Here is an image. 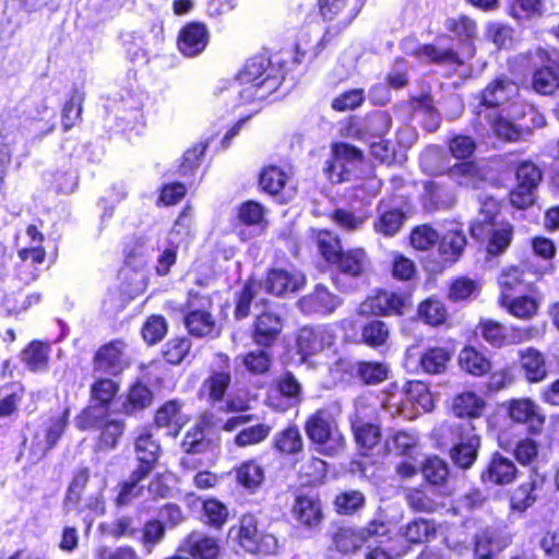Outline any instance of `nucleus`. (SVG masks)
<instances>
[{
    "mask_svg": "<svg viewBox=\"0 0 559 559\" xmlns=\"http://www.w3.org/2000/svg\"><path fill=\"white\" fill-rule=\"evenodd\" d=\"M88 479H90V471L87 467H80L75 472L73 479L69 485L67 495H66V499H64L66 507H68V508L78 507V504L81 500L82 492H83L85 486L87 485Z\"/></svg>",
    "mask_w": 559,
    "mask_h": 559,
    "instance_id": "nucleus-59",
    "label": "nucleus"
},
{
    "mask_svg": "<svg viewBox=\"0 0 559 559\" xmlns=\"http://www.w3.org/2000/svg\"><path fill=\"white\" fill-rule=\"evenodd\" d=\"M471 235L477 240H487V251L497 255L510 246L513 228L510 223H495L492 210H487L485 218L471 225Z\"/></svg>",
    "mask_w": 559,
    "mask_h": 559,
    "instance_id": "nucleus-3",
    "label": "nucleus"
},
{
    "mask_svg": "<svg viewBox=\"0 0 559 559\" xmlns=\"http://www.w3.org/2000/svg\"><path fill=\"white\" fill-rule=\"evenodd\" d=\"M192 216L189 209H185L177 217L169 235L168 242L171 247H179L186 242L191 233Z\"/></svg>",
    "mask_w": 559,
    "mask_h": 559,
    "instance_id": "nucleus-54",
    "label": "nucleus"
},
{
    "mask_svg": "<svg viewBox=\"0 0 559 559\" xmlns=\"http://www.w3.org/2000/svg\"><path fill=\"white\" fill-rule=\"evenodd\" d=\"M272 431V427L267 424H257L241 429L235 437V444L245 448L258 444L267 439Z\"/></svg>",
    "mask_w": 559,
    "mask_h": 559,
    "instance_id": "nucleus-49",
    "label": "nucleus"
},
{
    "mask_svg": "<svg viewBox=\"0 0 559 559\" xmlns=\"http://www.w3.org/2000/svg\"><path fill=\"white\" fill-rule=\"evenodd\" d=\"M466 246V237L462 230L449 229L439 242V252L445 261H456Z\"/></svg>",
    "mask_w": 559,
    "mask_h": 559,
    "instance_id": "nucleus-37",
    "label": "nucleus"
},
{
    "mask_svg": "<svg viewBox=\"0 0 559 559\" xmlns=\"http://www.w3.org/2000/svg\"><path fill=\"white\" fill-rule=\"evenodd\" d=\"M515 475L516 467L513 461L500 453H495L486 469L481 473V479L484 483L489 481L495 485H507L513 481Z\"/></svg>",
    "mask_w": 559,
    "mask_h": 559,
    "instance_id": "nucleus-21",
    "label": "nucleus"
},
{
    "mask_svg": "<svg viewBox=\"0 0 559 559\" xmlns=\"http://www.w3.org/2000/svg\"><path fill=\"white\" fill-rule=\"evenodd\" d=\"M389 334V328L383 321L373 320L364 326L361 337L367 345L378 347L386 342Z\"/></svg>",
    "mask_w": 559,
    "mask_h": 559,
    "instance_id": "nucleus-64",
    "label": "nucleus"
},
{
    "mask_svg": "<svg viewBox=\"0 0 559 559\" xmlns=\"http://www.w3.org/2000/svg\"><path fill=\"white\" fill-rule=\"evenodd\" d=\"M403 50L423 61H430L439 66H452L461 61L459 52L454 50L453 44L448 37H439L430 45H419L413 39H406L403 41Z\"/></svg>",
    "mask_w": 559,
    "mask_h": 559,
    "instance_id": "nucleus-6",
    "label": "nucleus"
},
{
    "mask_svg": "<svg viewBox=\"0 0 559 559\" xmlns=\"http://www.w3.org/2000/svg\"><path fill=\"white\" fill-rule=\"evenodd\" d=\"M264 468L254 460L242 462L236 469L237 481L248 490L258 489L264 481Z\"/></svg>",
    "mask_w": 559,
    "mask_h": 559,
    "instance_id": "nucleus-38",
    "label": "nucleus"
},
{
    "mask_svg": "<svg viewBox=\"0 0 559 559\" xmlns=\"http://www.w3.org/2000/svg\"><path fill=\"white\" fill-rule=\"evenodd\" d=\"M237 359H240L245 368L252 374L265 373L272 362L271 355L265 349L252 350Z\"/></svg>",
    "mask_w": 559,
    "mask_h": 559,
    "instance_id": "nucleus-58",
    "label": "nucleus"
},
{
    "mask_svg": "<svg viewBox=\"0 0 559 559\" xmlns=\"http://www.w3.org/2000/svg\"><path fill=\"white\" fill-rule=\"evenodd\" d=\"M99 429H102V432L98 440V447L100 449L111 450L117 447L118 441L124 431V423L122 420L109 419Z\"/></svg>",
    "mask_w": 559,
    "mask_h": 559,
    "instance_id": "nucleus-62",
    "label": "nucleus"
},
{
    "mask_svg": "<svg viewBox=\"0 0 559 559\" xmlns=\"http://www.w3.org/2000/svg\"><path fill=\"white\" fill-rule=\"evenodd\" d=\"M449 177L459 186L479 189L485 182L484 174L473 162L459 163L449 169Z\"/></svg>",
    "mask_w": 559,
    "mask_h": 559,
    "instance_id": "nucleus-28",
    "label": "nucleus"
},
{
    "mask_svg": "<svg viewBox=\"0 0 559 559\" xmlns=\"http://www.w3.org/2000/svg\"><path fill=\"white\" fill-rule=\"evenodd\" d=\"M213 301L209 295L190 290L182 308L185 326L194 337H216L219 334L217 322L212 314Z\"/></svg>",
    "mask_w": 559,
    "mask_h": 559,
    "instance_id": "nucleus-2",
    "label": "nucleus"
},
{
    "mask_svg": "<svg viewBox=\"0 0 559 559\" xmlns=\"http://www.w3.org/2000/svg\"><path fill=\"white\" fill-rule=\"evenodd\" d=\"M484 118L487 120L490 130L504 141L516 142L530 135L528 126H518L500 116H491V114H486Z\"/></svg>",
    "mask_w": 559,
    "mask_h": 559,
    "instance_id": "nucleus-26",
    "label": "nucleus"
},
{
    "mask_svg": "<svg viewBox=\"0 0 559 559\" xmlns=\"http://www.w3.org/2000/svg\"><path fill=\"white\" fill-rule=\"evenodd\" d=\"M49 346L40 342H32L23 352L22 360L32 371H40L47 367Z\"/></svg>",
    "mask_w": 559,
    "mask_h": 559,
    "instance_id": "nucleus-45",
    "label": "nucleus"
},
{
    "mask_svg": "<svg viewBox=\"0 0 559 559\" xmlns=\"http://www.w3.org/2000/svg\"><path fill=\"white\" fill-rule=\"evenodd\" d=\"M519 95V86L508 78H498L490 82L479 95V104L475 107V114L481 118L488 110L500 107L513 100Z\"/></svg>",
    "mask_w": 559,
    "mask_h": 559,
    "instance_id": "nucleus-9",
    "label": "nucleus"
},
{
    "mask_svg": "<svg viewBox=\"0 0 559 559\" xmlns=\"http://www.w3.org/2000/svg\"><path fill=\"white\" fill-rule=\"evenodd\" d=\"M543 12V0H512L510 4V14L519 21L539 16Z\"/></svg>",
    "mask_w": 559,
    "mask_h": 559,
    "instance_id": "nucleus-61",
    "label": "nucleus"
},
{
    "mask_svg": "<svg viewBox=\"0 0 559 559\" xmlns=\"http://www.w3.org/2000/svg\"><path fill=\"white\" fill-rule=\"evenodd\" d=\"M153 402V393L145 384H133L126 396L118 400L117 412L131 416L147 408Z\"/></svg>",
    "mask_w": 559,
    "mask_h": 559,
    "instance_id": "nucleus-23",
    "label": "nucleus"
},
{
    "mask_svg": "<svg viewBox=\"0 0 559 559\" xmlns=\"http://www.w3.org/2000/svg\"><path fill=\"white\" fill-rule=\"evenodd\" d=\"M365 543V537L360 531L353 528H341L334 536V544L342 552H350L360 548Z\"/></svg>",
    "mask_w": 559,
    "mask_h": 559,
    "instance_id": "nucleus-63",
    "label": "nucleus"
},
{
    "mask_svg": "<svg viewBox=\"0 0 559 559\" xmlns=\"http://www.w3.org/2000/svg\"><path fill=\"white\" fill-rule=\"evenodd\" d=\"M215 365L210 377L203 382V389L206 390L209 400L213 403L221 402L230 384L229 358L226 354L215 355Z\"/></svg>",
    "mask_w": 559,
    "mask_h": 559,
    "instance_id": "nucleus-16",
    "label": "nucleus"
},
{
    "mask_svg": "<svg viewBox=\"0 0 559 559\" xmlns=\"http://www.w3.org/2000/svg\"><path fill=\"white\" fill-rule=\"evenodd\" d=\"M352 430L357 444L367 450H371L381 439L379 426L371 423L360 424L355 421Z\"/></svg>",
    "mask_w": 559,
    "mask_h": 559,
    "instance_id": "nucleus-53",
    "label": "nucleus"
},
{
    "mask_svg": "<svg viewBox=\"0 0 559 559\" xmlns=\"http://www.w3.org/2000/svg\"><path fill=\"white\" fill-rule=\"evenodd\" d=\"M155 421L158 427L168 428V435L176 437L186 424V419L181 414V405L177 401L166 402L157 409Z\"/></svg>",
    "mask_w": 559,
    "mask_h": 559,
    "instance_id": "nucleus-30",
    "label": "nucleus"
},
{
    "mask_svg": "<svg viewBox=\"0 0 559 559\" xmlns=\"http://www.w3.org/2000/svg\"><path fill=\"white\" fill-rule=\"evenodd\" d=\"M282 328V320L277 314L264 311L255 319L253 341L260 346H272L277 340Z\"/></svg>",
    "mask_w": 559,
    "mask_h": 559,
    "instance_id": "nucleus-22",
    "label": "nucleus"
},
{
    "mask_svg": "<svg viewBox=\"0 0 559 559\" xmlns=\"http://www.w3.org/2000/svg\"><path fill=\"white\" fill-rule=\"evenodd\" d=\"M485 402L474 392H463L453 399L452 411L457 417L477 418L481 415Z\"/></svg>",
    "mask_w": 559,
    "mask_h": 559,
    "instance_id": "nucleus-35",
    "label": "nucleus"
},
{
    "mask_svg": "<svg viewBox=\"0 0 559 559\" xmlns=\"http://www.w3.org/2000/svg\"><path fill=\"white\" fill-rule=\"evenodd\" d=\"M418 316L425 323L437 326L445 322L448 311L439 299L428 298L419 305Z\"/></svg>",
    "mask_w": 559,
    "mask_h": 559,
    "instance_id": "nucleus-47",
    "label": "nucleus"
},
{
    "mask_svg": "<svg viewBox=\"0 0 559 559\" xmlns=\"http://www.w3.org/2000/svg\"><path fill=\"white\" fill-rule=\"evenodd\" d=\"M544 275L543 267L534 259L527 258L516 265L502 269L498 276L501 296L511 290H532L533 285Z\"/></svg>",
    "mask_w": 559,
    "mask_h": 559,
    "instance_id": "nucleus-4",
    "label": "nucleus"
},
{
    "mask_svg": "<svg viewBox=\"0 0 559 559\" xmlns=\"http://www.w3.org/2000/svg\"><path fill=\"white\" fill-rule=\"evenodd\" d=\"M273 447L282 454L293 455L304 450V439L296 425H289L276 432L273 438Z\"/></svg>",
    "mask_w": 559,
    "mask_h": 559,
    "instance_id": "nucleus-33",
    "label": "nucleus"
},
{
    "mask_svg": "<svg viewBox=\"0 0 559 559\" xmlns=\"http://www.w3.org/2000/svg\"><path fill=\"white\" fill-rule=\"evenodd\" d=\"M388 366L377 361H362L357 365V376L368 385L378 384L388 378Z\"/></svg>",
    "mask_w": 559,
    "mask_h": 559,
    "instance_id": "nucleus-51",
    "label": "nucleus"
},
{
    "mask_svg": "<svg viewBox=\"0 0 559 559\" xmlns=\"http://www.w3.org/2000/svg\"><path fill=\"white\" fill-rule=\"evenodd\" d=\"M210 440L205 439L204 431L200 427H194L189 430L181 442V448L187 456L181 459V465L189 468L192 465V457L190 455L204 453L210 448Z\"/></svg>",
    "mask_w": 559,
    "mask_h": 559,
    "instance_id": "nucleus-34",
    "label": "nucleus"
},
{
    "mask_svg": "<svg viewBox=\"0 0 559 559\" xmlns=\"http://www.w3.org/2000/svg\"><path fill=\"white\" fill-rule=\"evenodd\" d=\"M286 174L278 167H265L260 175V186L262 190L270 194H277L285 186Z\"/></svg>",
    "mask_w": 559,
    "mask_h": 559,
    "instance_id": "nucleus-57",
    "label": "nucleus"
},
{
    "mask_svg": "<svg viewBox=\"0 0 559 559\" xmlns=\"http://www.w3.org/2000/svg\"><path fill=\"white\" fill-rule=\"evenodd\" d=\"M68 421V412H64L61 415L49 418L46 423V427L44 430V440L40 439L39 435L35 437L36 441V452L38 453V457H43L46 455L48 451H50L58 442L60 437L62 436Z\"/></svg>",
    "mask_w": 559,
    "mask_h": 559,
    "instance_id": "nucleus-25",
    "label": "nucleus"
},
{
    "mask_svg": "<svg viewBox=\"0 0 559 559\" xmlns=\"http://www.w3.org/2000/svg\"><path fill=\"white\" fill-rule=\"evenodd\" d=\"M459 366L465 372L480 377L491 369L490 360L472 346H465L459 354Z\"/></svg>",
    "mask_w": 559,
    "mask_h": 559,
    "instance_id": "nucleus-32",
    "label": "nucleus"
},
{
    "mask_svg": "<svg viewBox=\"0 0 559 559\" xmlns=\"http://www.w3.org/2000/svg\"><path fill=\"white\" fill-rule=\"evenodd\" d=\"M406 305L405 296L394 292L380 290L360 305V312L373 316L403 314Z\"/></svg>",
    "mask_w": 559,
    "mask_h": 559,
    "instance_id": "nucleus-12",
    "label": "nucleus"
},
{
    "mask_svg": "<svg viewBox=\"0 0 559 559\" xmlns=\"http://www.w3.org/2000/svg\"><path fill=\"white\" fill-rule=\"evenodd\" d=\"M447 29L455 34L459 38V41L461 43L460 48H456L453 39L449 38L453 44L454 50L457 51L461 57V61L453 63L452 66H460L464 62L465 58H471L474 56L475 47L472 43V39L476 36V23L472 19L462 15L457 19H448Z\"/></svg>",
    "mask_w": 559,
    "mask_h": 559,
    "instance_id": "nucleus-13",
    "label": "nucleus"
},
{
    "mask_svg": "<svg viewBox=\"0 0 559 559\" xmlns=\"http://www.w3.org/2000/svg\"><path fill=\"white\" fill-rule=\"evenodd\" d=\"M406 402L420 407L424 412L433 408L432 395L427 385L420 381H411L405 386Z\"/></svg>",
    "mask_w": 559,
    "mask_h": 559,
    "instance_id": "nucleus-44",
    "label": "nucleus"
},
{
    "mask_svg": "<svg viewBox=\"0 0 559 559\" xmlns=\"http://www.w3.org/2000/svg\"><path fill=\"white\" fill-rule=\"evenodd\" d=\"M508 417L515 424L525 425L530 432H537L545 423L539 406L530 399H513L506 404Z\"/></svg>",
    "mask_w": 559,
    "mask_h": 559,
    "instance_id": "nucleus-11",
    "label": "nucleus"
},
{
    "mask_svg": "<svg viewBox=\"0 0 559 559\" xmlns=\"http://www.w3.org/2000/svg\"><path fill=\"white\" fill-rule=\"evenodd\" d=\"M345 275L357 277L362 274L368 265L365 250L356 248L343 251L337 259L331 262Z\"/></svg>",
    "mask_w": 559,
    "mask_h": 559,
    "instance_id": "nucleus-29",
    "label": "nucleus"
},
{
    "mask_svg": "<svg viewBox=\"0 0 559 559\" xmlns=\"http://www.w3.org/2000/svg\"><path fill=\"white\" fill-rule=\"evenodd\" d=\"M321 15L325 20H334L343 14L342 22L348 25L358 15L361 5L357 0H318Z\"/></svg>",
    "mask_w": 559,
    "mask_h": 559,
    "instance_id": "nucleus-24",
    "label": "nucleus"
},
{
    "mask_svg": "<svg viewBox=\"0 0 559 559\" xmlns=\"http://www.w3.org/2000/svg\"><path fill=\"white\" fill-rule=\"evenodd\" d=\"M402 533L407 542L419 544L426 542L430 535H433L436 530L431 522L418 519L403 527Z\"/></svg>",
    "mask_w": 559,
    "mask_h": 559,
    "instance_id": "nucleus-56",
    "label": "nucleus"
},
{
    "mask_svg": "<svg viewBox=\"0 0 559 559\" xmlns=\"http://www.w3.org/2000/svg\"><path fill=\"white\" fill-rule=\"evenodd\" d=\"M282 80L281 75L272 73H267L264 79L257 83L242 84L235 79L228 88V94L236 95L234 107H238L254 100L265 99L280 87Z\"/></svg>",
    "mask_w": 559,
    "mask_h": 559,
    "instance_id": "nucleus-10",
    "label": "nucleus"
},
{
    "mask_svg": "<svg viewBox=\"0 0 559 559\" xmlns=\"http://www.w3.org/2000/svg\"><path fill=\"white\" fill-rule=\"evenodd\" d=\"M500 304L504 307L512 316L520 319H530L536 314L538 309L537 301L530 296H520L511 298L509 294H504L500 297Z\"/></svg>",
    "mask_w": 559,
    "mask_h": 559,
    "instance_id": "nucleus-39",
    "label": "nucleus"
},
{
    "mask_svg": "<svg viewBox=\"0 0 559 559\" xmlns=\"http://www.w3.org/2000/svg\"><path fill=\"white\" fill-rule=\"evenodd\" d=\"M178 552L194 559H215L219 552V546L215 538L201 532H192L181 542Z\"/></svg>",
    "mask_w": 559,
    "mask_h": 559,
    "instance_id": "nucleus-18",
    "label": "nucleus"
},
{
    "mask_svg": "<svg viewBox=\"0 0 559 559\" xmlns=\"http://www.w3.org/2000/svg\"><path fill=\"white\" fill-rule=\"evenodd\" d=\"M316 242L320 254L329 263L337 259V255L343 252L340 238L330 230H318Z\"/></svg>",
    "mask_w": 559,
    "mask_h": 559,
    "instance_id": "nucleus-46",
    "label": "nucleus"
},
{
    "mask_svg": "<svg viewBox=\"0 0 559 559\" xmlns=\"http://www.w3.org/2000/svg\"><path fill=\"white\" fill-rule=\"evenodd\" d=\"M93 376L94 381L90 390L91 402L109 406L119 391V384L109 378L97 377L94 373Z\"/></svg>",
    "mask_w": 559,
    "mask_h": 559,
    "instance_id": "nucleus-42",
    "label": "nucleus"
},
{
    "mask_svg": "<svg viewBox=\"0 0 559 559\" xmlns=\"http://www.w3.org/2000/svg\"><path fill=\"white\" fill-rule=\"evenodd\" d=\"M99 528L104 535L112 538H138L141 532L140 522L129 515H121L109 523H102Z\"/></svg>",
    "mask_w": 559,
    "mask_h": 559,
    "instance_id": "nucleus-31",
    "label": "nucleus"
},
{
    "mask_svg": "<svg viewBox=\"0 0 559 559\" xmlns=\"http://www.w3.org/2000/svg\"><path fill=\"white\" fill-rule=\"evenodd\" d=\"M108 420V406L92 403L78 416L76 426L81 430L99 429Z\"/></svg>",
    "mask_w": 559,
    "mask_h": 559,
    "instance_id": "nucleus-41",
    "label": "nucleus"
},
{
    "mask_svg": "<svg viewBox=\"0 0 559 559\" xmlns=\"http://www.w3.org/2000/svg\"><path fill=\"white\" fill-rule=\"evenodd\" d=\"M454 443L450 450L452 462L460 468H469L478 456L480 438L471 421L453 426Z\"/></svg>",
    "mask_w": 559,
    "mask_h": 559,
    "instance_id": "nucleus-5",
    "label": "nucleus"
},
{
    "mask_svg": "<svg viewBox=\"0 0 559 559\" xmlns=\"http://www.w3.org/2000/svg\"><path fill=\"white\" fill-rule=\"evenodd\" d=\"M302 284V274L288 272L283 269H274L269 272L264 282V288L270 294L283 296L287 293L298 290Z\"/></svg>",
    "mask_w": 559,
    "mask_h": 559,
    "instance_id": "nucleus-20",
    "label": "nucleus"
},
{
    "mask_svg": "<svg viewBox=\"0 0 559 559\" xmlns=\"http://www.w3.org/2000/svg\"><path fill=\"white\" fill-rule=\"evenodd\" d=\"M477 330L481 337L491 346L498 348L506 346L507 328L498 321L483 319L478 323Z\"/></svg>",
    "mask_w": 559,
    "mask_h": 559,
    "instance_id": "nucleus-50",
    "label": "nucleus"
},
{
    "mask_svg": "<svg viewBox=\"0 0 559 559\" xmlns=\"http://www.w3.org/2000/svg\"><path fill=\"white\" fill-rule=\"evenodd\" d=\"M294 520L308 528L317 527L322 520V508L314 492H299L292 508Z\"/></svg>",
    "mask_w": 559,
    "mask_h": 559,
    "instance_id": "nucleus-15",
    "label": "nucleus"
},
{
    "mask_svg": "<svg viewBox=\"0 0 559 559\" xmlns=\"http://www.w3.org/2000/svg\"><path fill=\"white\" fill-rule=\"evenodd\" d=\"M405 500L408 507L416 512L431 513L436 511L439 506L426 488L407 489L405 491Z\"/></svg>",
    "mask_w": 559,
    "mask_h": 559,
    "instance_id": "nucleus-48",
    "label": "nucleus"
},
{
    "mask_svg": "<svg viewBox=\"0 0 559 559\" xmlns=\"http://www.w3.org/2000/svg\"><path fill=\"white\" fill-rule=\"evenodd\" d=\"M130 361L126 354V344L116 340L98 348L93 357V373L115 377L128 368Z\"/></svg>",
    "mask_w": 559,
    "mask_h": 559,
    "instance_id": "nucleus-7",
    "label": "nucleus"
},
{
    "mask_svg": "<svg viewBox=\"0 0 559 559\" xmlns=\"http://www.w3.org/2000/svg\"><path fill=\"white\" fill-rule=\"evenodd\" d=\"M210 34L203 23L192 22L181 28L178 35V49L189 58L199 56L206 48Z\"/></svg>",
    "mask_w": 559,
    "mask_h": 559,
    "instance_id": "nucleus-14",
    "label": "nucleus"
},
{
    "mask_svg": "<svg viewBox=\"0 0 559 559\" xmlns=\"http://www.w3.org/2000/svg\"><path fill=\"white\" fill-rule=\"evenodd\" d=\"M521 366L525 371L526 378L531 382L542 381L546 377L544 357L534 348H528L522 353Z\"/></svg>",
    "mask_w": 559,
    "mask_h": 559,
    "instance_id": "nucleus-43",
    "label": "nucleus"
},
{
    "mask_svg": "<svg viewBox=\"0 0 559 559\" xmlns=\"http://www.w3.org/2000/svg\"><path fill=\"white\" fill-rule=\"evenodd\" d=\"M423 475L431 485H443L449 475L448 465L437 456L429 457L423 466Z\"/></svg>",
    "mask_w": 559,
    "mask_h": 559,
    "instance_id": "nucleus-60",
    "label": "nucleus"
},
{
    "mask_svg": "<svg viewBox=\"0 0 559 559\" xmlns=\"http://www.w3.org/2000/svg\"><path fill=\"white\" fill-rule=\"evenodd\" d=\"M267 73L280 75L278 70L271 66V61L260 55L248 59L235 79L242 84L257 83L264 79Z\"/></svg>",
    "mask_w": 559,
    "mask_h": 559,
    "instance_id": "nucleus-27",
    "label": "nucleus"
},
{
    "mask_svg": "<svg viewBox=\"0 0 559 559\" xmlns=\"http://www.w3.org/2000/svg\"><path fill=\"white\" fill-rule=\"evenodd\" d=\"M301 401L302 386L290 371L276 379L275 389L270 391L266 397V404L277 412H286L299 405Z\"/></svg>",
    "mask_w": 559,
    "mask_h": 559,
    "instance_id": "nucleus-8",
    "label": "nucleus"
},
{
    "mask_svg": "<svg viewBox=\"0 0 559 559\" xmlns=\"http://www.w3.org/2000/svg\"><path fill=\"white\" fill-rule=\"evenodd\" d=\"M451 358L450 353L443 347H431L421 354L419 365L429 374H439L445 371Z\"/></svg>",
    "mask_w": 559,
    "mask_h": 559,
    "instance_id": "nucleus-40",
    "label": "nucleus"
},
{
    "mask_svg": "<svg viewBox=\"0 0 559 559\" xmlns=\"http://www.w3.org/2000/svg\"><path fill=\"white\" fill-rule=\"evenodd\" d=\"M135 453L139 462L156 463L160 447L148 432L141 433L135 440Z\"/></svg>",
    "mask_w": 559,
    "mask_h": 559,
    "instance_id": "nucleus-55",
    "label": "nucleus"
},
{
    "mask_svg": "<svg viewBox=\"0 0 559 559\" xmlns=\"http://www.w3.org/2000/svg\"><path fill=\"white\" fill-rule=\"evenodd\" d=\"M532 86L538 94L550 95L559 87V78L550 67H543L534 72Z\"/></svg>",
    "mask_w": 559,
    "mask_h": 559,
    "instance_id": "nucleus-52",
    "label": "nucleus"
},
{
    "mask_svg": "<svg viewBox=\"0 0 559 559\" xmlns=\"http://www.w3.org/2000/svg\"><path fill=\"white\" fill-rule=\"evenodd\" d=\"M342 304V299L322 285H316L312 293L299 300V308L306 314H330Z\"/></svg>",
    "mask_w": 559,
    "mask_h": 559,
    "instance_id": "nucleus-17",
    "label": "nucleus"
},
{
    "mask_svg": "<svg viewBox=\"0 0 559 559\" xmlns=\"http://www.w3.org/2000/svg\"><path fill=\"white\" fill-rule=\"evenodd\" d=\"M45 250L40 245L24 248L19 251V258L22 261L20 266V277L24 282L34 281L37 277V270L35 265L41 264L45 260Z\"/></svg>",
    "mask_w": 559,
    "mask_h": 559,
    "instance_id": "nucleus-36",
    "label": "nucleus"
},
{
    "mask_svg": "<svg viewBox=\"0 0 559 559\" xmlns=\"http://www.w3.org/2000/svg\"><path fill=\"white\" fill-rule=\"evenodd\" d=\"M341 412L340 403L334 402L316 411L305 423L308 439L324 455L334 456L344 450L345 439L337 425Z\"/></svg>",
    "mask_w": 559,
    "mask_h": 559,
    "instance_id": "nucleus-1",
    "label": "nucleus"
},
{
    "mask_svg": "<svg viewBox=\"0 0 559 559\" xmlns=\"http://www.w3.org/2000/svg\"><path fill=\"white\" fill-rule=\"evenodd\" d=\"M377 218L373 221L376 233L385 237L396 235L405 223V213L399 207H391L384 201H380L377 207Z\"/></svg>",
    "mask_w": 559,
    "mask_h": 559,
    "instance_id": "nucleus-19",
    "label": "nucleus"
}]
</instances>
